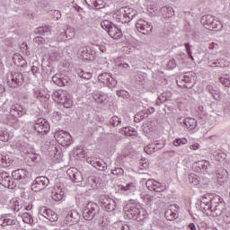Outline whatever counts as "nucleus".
Masks as SVG:
<instances>
[{
  "instance_id": "1",
  "label": "nucleus",
  "mask_w": 230,
  "mask_h": 230,
  "mask_svg": "<svg viewBox=\"0 0 230 230\" xmlns=\"http://www.w3.org/2000/svg\"><path fill=\"white\" fill-rule=\"evenodd\" d=\"M54 102L61 103L65 109H71L73 107V100H71V95L66 90L55 91L52 94Z\"/></svg>"
},
{
  "instance_id": "2",
  "label": "nucleus",
  "mask_w": 230,
  "mask_h": 230,
  "mask_svg": "<svg viewBox=\"0 0 230 230\" xmlns=\"http://www.w3.org/2000/svg\"><path fill=\"white\" fill-rule=\"evenodd\" d=\"M100 213V207L94 202H88L83 210L84 220H93Z\"/></svg>"
},
{
  "instance_id": "3",
  "label": "nucleus",
  "mask_w": 230,
  "mask_h": 230,
  "mask_svg": "<svg viewBox=\"0 0 230 230\" xmlns=\"http://www.w3.org/2000/svg\"><path fill=\"white\" fill-rule=\"evenodd\" d=\"M24 84V76L22 73L19 72H12L7 75V84L9 87L15 89L17 87H21Z\"/></svg>"
},
{
  "instance_id": "4",
  "label": "nucleus",
  "mask_w": 230,
  "mask_h": 230,
  "mask_svg": "<svg viewBox=\"0 0 230 230\" xmlns=\"http://www.w3.org/2000/svg\"><path fill=\"white\" fill-rule=\"evenodd\" d=\"M34 128L39 134H41V136H46V134L49 132L51 127L49 126V122H48L46 119L40 118L35 120Z\"/></svg>"
},
{
  "instance_id": "5",
  "label": "nucleus",
  "mask_w": 230,
  "mask_h": 230,
  "mask_svg": "<svg viewBox=\"0 0 230 230\" xmlns=\"http://www.w3.org/2000/svg\"><path fill=\"white\" fill-rule=\"evenodd\" d=\"M49 185V179L46 176H39L37 177L32 185L31 190L32 191H42V190H45Z\"/></svg>"
},
{
  "instance_id": "6",
  "label": "nucleus",
  "mask_w": 230,
  "mask_h": 230,
  "mask_svg": "<svg viewBox=\"0 0 230 230\" xmlns=\"http://www.w3.org/2000/svg\"><path fill=\"white\" fill-rule=\"evenodd\" d=\"M98 80L102 84H104V85H106V87H109L110 89H112V87H116V85H118V81L110 73L100 74L98 75Z\"/></svg>"
},
{
  "instance_id": "7",
  "label": "nucleus",
  "mask_w": 230,
  "mask_h": 230,
  "mask_svg": "<svg viewBox=\"0 0 230 230\" xmlns=\"http://www.w3.org/2000/svg\"><path fill=\"white\" fill-rule=\"evenodd\" d=\"M136 28L137 31L143 35H150V33H152V30H154V25L143 19H140L137 22Z\"/></svg>"
},
{
  "instance_id": "8",
  "label": "nucleus",
  "mask_w": 230,
  "mask_h": 230,
  "mask_svg": "<svg viewBox=\"0 0 230 230\" xmlns=\"http://www.w3.org/2000/svg\"><path fill=\"white\" fill-rule=\"evenodd\" d=\"M100 203L102 208L108 211L109 213L114 211L116 209V201L114 199L107 197V196H101L100 197Z\"/></svg>"
},
{
  "instance_id": "9",
  "label": "nucleus",
  "mask_w": 230,
  "mask_h": 230,
  "mask_svg": "<svg viewBox=\"0 0 230 230\" xmlns=\"http://www.w3.org/2000/svg\"><path fill=\"white\" fill-rule=\"evenodd\" d=\"M39 215L44 217V218H47L49 222H57V220H58V214L46 207L40 208Z\"/></svg>"
},
{
  "instance_id": "10",
  "label": "nucleus",
  "mask_w": 230,
  "mask_h": 230,
  "mask_svg": "<svg viewBox=\"0 0 230 230\" xmlns=\"http://www.w3.org/2000/svg\"><path fill=\"white\" fill-rule=\"evenodd\" d=\"M0 184L4 188H9V190H13V188H16L17 186L15 181H13L7 172L0 173Z\"/></svg>"
},
{
  "instance_id": "11",
  "label": "nucleus",
  "mask_w": 230,
  "mask_h": 230,
  "mask_svg": "<svg viewBox=\"0 0 230 230\" xmlns=\"http://www.w3.org/2000/svg\"><path fill=\"white\" fill-rule=\"evenodd\" d=\"M209 211H211L212 217H224L226 216V203L220 201L217 203L215 207L212 206Z\"/></svg>"
},
{
  "instance_id": "12",
  "label": "nucleus",
  "mask_w": 230,
  "mask_h": 230,
  "mask_svg": "<svg viewBox=\"0 0 230 230\" xmlns=\"http://www.w3.org/2000/svg\"><path fill=\"white\" fill-rule=\"evenodd\" d=\"M57 140L63 145V146H69L73 141V137H71V134L60 131L57 135Z\"/></svg>"
},
{
  "instance_id": "13",
  "label": "nucleus",
  "mask_w": 230,
  "mask_h": 230,
  "mask_svg": "<svg viewBox=\"0 0 230 230\" xmlns=\"http://www.w3.org/2000/svg\"><path fill=\"white\" fill-rule=\"evenodd\" d=\"M67 215L66 217V220L70 226L74 224H78L80 222V214L75 209H69L66 208Z\"/></svg>"
},
{
  "instance_id": "14",
  "label": "nucleus",
  "mask_w": 230,
  "mask_h": 230,
  "mask_svg": "<svg viewBox=\"0 0 230 230\" xmlns=\"http://www.w3.org/2000/svg\"><path fill=\"white\" fill-rule=\"evenodd\" d=\"M12 177L14 181H19L22 184H24L26 179H28V172L24 169H17L12 172Z\"/></svg>"
},
{
  "instance_id": "15",
  "label": "nucleus",
  "mask_w": 230,
  "mask_h": 230,
  "mask_svg": "<svg viewBox=\"0 0 230 230\" xmlns=\"http://www.w3.org/2000/svg\"><path fill=\"white\" fill-rule=\"evenodd\" d=\"M64 195H66V192L64 191V189H62V186L55 185L52 188L51 190L52 200H55L56 202H59V200H62L64 199Z\"/></svg>"
},
{
  "instance_id": "16",
  "label": "nucleus",
  "mask_w": 230,
  "mask_h": 230,
  "mask_svg": "<svg viewBox=\"0 0 230 230\" xmlns=\"http://www.w3.org/2000/svg\"><path fill=\"white\" fill-rule=\"evenodd\" d=\"M52 82L59 87H64L69 84V77L67 75H64L63 74H56L52 77Z\"/></svg>"
},
{
  "instance_id": "17",
  "label": "nucleus",
  "mask_w": 230,
  "mask_h": 230,
  "mask_svg": "<svg viewBox=\"0 0 230 230\" xmlns=\"http://www.w3.org/2000/svg\"><path fill=\"white\" fill-rule=\"evenodd\" d=\"M124 211L126 217L130 220H137V218H139V215H141V211L136 207L126 208Z\"/></svg>"
},
{
  "instance_id": "18",
  "label": "nucleus",
  "mask_w": 230,
  "mask_h": 230,
  "mask_svg": "<svg viewBox=\"0 0 230 230\" xmlns=\"http://www.w3.org/2000/svg\"><path fill=\"white\" fill-rule=\"evenodd\" d=\"M26 114V111L23 110L22 106L20 104H13L10 110V116L13 118H21V116H24Z\"/></svg>"
},
{
  "instance_id": "19",
  "label": "nucleus",
  "mask_w": 230,
  "mask_h": 230,
  "mask_svg": "<svg viewBox=\"0 0 230 230\" xmlns=\"http://www.w3.org/2000/svg\"><path fill=\"white\" fill-rule=\"evenodd\" d=\"M15 217H12V216L8 214H4L0 217V226H2V227H6V226H15Z\"/></svg>"
},
{
  "instance_id": "20",
  "label": "nucleus",
  "mask_w": 230,
  "mask_h": 230,
  "mask_svg": "<svg viewBox=\"0 0 230 230\" xmlns=\"http://www.w3.org/2000/svg\"><path fill=\"white\" fill-rule=\"evenodd\" d=\"M67 175L69 176L72 182H82V181H84L82 172H78L76 169H75L74 171L71 169H68Z\"/></svg>"
},
{
  "instance_id": "21",
  "label": "nucleus",
  "mask_w": 230,
  "mask_h": 230,
  "mask_svg": "<svg viewBox=\"0 0 230 230\" xmlns=\"http://www.w3.org/2000/svg\"><path fill=\"white\" fill-rule=\"evenodd\" d=\"M107 32L110 37H111V39L115 40L121 39V37L123 36V32H121V30L114 24L109 29Z\"/></svg>"
},
{
  "instance_id": "22",
  "label": "nucleus",
  "mask_w": 230,
  "mask_h": 230,
  "mask_svg": "<svg viewBox=\"0 0 230 230\" xmlns=\"http://www.w3.org/2000/svg\"><path fill=\"white\" fill-rule=\"evenodd\" d=\"M160 13L163 15L164 19H171L175 15V11H173L172 7L164 6L160 9Z\"/></svg>"
},
{
  "instance_id": "23",
  "label": "nucleus",
  "mask_w": 230,
  "mask_h": 230,
  "mask_svg": "<svg viewBox=\"0 0 230 230\" xmlns=\"http://www.w3.org/2000/svg\"><path fill=\"white\" fill-rule=\"evenodd\" d=\"M208 93L211 94L214 100H220V90L217 86H213L211 84L207 85L206 87Z\"/></svg>"
},
{
  "instance_id": "24",
  "label": "nucleus",
  "mask_w": 230,
  "mask_h": 230,
  "mask_svg": "<svg viewBox=\"0 0 230 230\" xmlns=\"http://www.w3.org/2000/svg\"><path fill=\"white\" fill-rule=\"evenodd\" d=\"M227 21H224L223 22L219 20H213V22L211 23V28H208V30L212 31H220V30H222V28H224V24H227Z\"/></svg>"
},
{
  "instance_id": "25",
  "label": "nucleus",
  "mask_w": 230,
  "mask_h": 230,
  "mask_svg": "<svg viewBox=\"0 0 230 230\" xmlns=\"http://www.w3.org/2000/svg\"><path fill=\"white\" fill-rule=\"evenodd\" d=\"M13 62L17 67H26V60L21 56V54H13Z\"/></svg>"
},
{
  "instance_id": "26",
  "label": "nucleus",
  "mask_w": 230,
  "mask_h": 230,
  "mask_svg": "<svg viewBox=\"0 0 230 230\" xmlns=\"http://www.w3.org/2000/svg\"><path fill=\"white\" fill-rule=\"evenodd\" d=\"M215 17L211 14L203 15L201 17V24L207 29L209 30L211 28V24L214 21Z\"/></svg>"
},
{
  "instance_id": "27",
  "label": "nucleus",
  "mask_w": 230,
  "mask_h": 230,
  "mask_svg": "<svg viewBox=\"0 0 230 230\" xmlns=\"http://www.w3.org/2000/svg\"><path fill=\"white\" fill-rule=\"evenodd\" d=\"M183 123L189 130H195V128H197V126L199 125L194 118L184 119Z\"/></svg>"
},
{
  "instance_id": "28",
  "label": "nucleus",
  "mask_w": 230,
  "mask_h": 230,
  "mask_svg": "<svg viewBox=\"0 0 230 230\" xmlns=\"http://www.w3.org/2000/svg\"><path fill=\"white\" fill-rule=\"evenodd\" d=\"M12 163H13V160L10 158V155L0 154V166L3 168H8Z\"/></svg>"
},
{
  "instance_id": "29",
  "label": "nucleus",
  "mask_w": 230,
  "mask_h": 230,
  "mask_svg": "<svg viewBox=\"0 0 230 230\" xmlns=\"http://www.w3.org/2000/svg\"><path fill=\"white\" fill-rule=\"evenodd\" d=\"M79 53H81V57L84 60H91V53H93V50L89 47H82L79 49Z\"/></svg>"
},
{
  "instance_id": "30",
  "label": "nucleus",
  "mask_w": 230,
  "mask_h": 230,
  "mask_svg": "<svg viewBox=\"0 0 230 230\" xmlns=\"http://www.w3.org/2000/svg\"><path fill=\"white\" fill-rule=\"evenodd\" d=\"M107 94L102 92H97L93 94V100L96 102V103H104L105 102H107Z\"/></svg>"
},
{
  "instance_id": "31",
  "label": "nucleus",
  "mask_w": 230,
  "mask_h": 230,
  "mask_svg": "<svg viewBox=\"0 0 230 230\" xmlns=\"http://www.w3.org/2000/svg\"><path fill=\"white\" fill-rule=\"evenodd\" d=\"M120 191H126V193H134V191H136V183L130 182L127 185H120Z\"/></svg>"
},
{
  "instance_id": "32",
  "label": "nucleus",
  "mask_w": 230,
  "mask_h": 230,
  "mask_svg": "<svg viewBox=\"0 0 230 230\" xmlns=\"http://www.w3.org/2000/svg\"><path fill=\"white\" fill-rule=\"evenodd\" d=\"M36 35H46L47 33H51V26L39 27L34 31Z\"/></svg>"
},
{
  "instance_id": "33",
  "label": "nucleus",
  "mask_w": 230,
  "mask_h": 230,
  "mask_svg": "<svg viewBox=\"0 0 230 230\" xmlns=\"http://www.w3.org/2000/svg\"><path fill=\"white\" fill-rule=\"evenodd\" d=\"M166 190V184L161 183L159 181H156L153 187V191H155L156 193H161V191H165Z\"/></svg>"
},
{
  "instance_id": "34",
  "label": "nucleus",
  "mask_w": 230,
  "mask_h": 230,
  "mask_svg": "<svg viewBox=\"0 0 230 230\" xmlns=\"http://www.w3.org/2000/svg\"><path fill=\"white\" fill-rule=\"evenodd\" d=\"M164 217L166 218V220L173 221L176 220V218H179V216L177 215V213L172 210H166L164 212Z\"/></svg>"
},
{
  "instance_id": "35",
  "label": "nucleus",
  "mask_w": 230,
  "mask_h": 230,
  "mask_svg": "<svg viewBox=\"0 0 230 230\" xmlns=\"http://www.w3.org/2000/svg\"><path fill=\"white\" fill-rule=\"evenodd\" d=\"M136 15H137V11L133 9H128V11H125L124 13V17H127L128 19V22H130V21H132V19H134Z\"/></svg>"
},
{
  "instance_id": "36",
  "label": "nucleus",
  "mask_w": 230,
  "mask_h": 230,
  "mask_svg": "<svg viewBox=\"0 0 230 230\" xmlns=\"http://www.w3.org/2000/svg\"><path fill=\"white\" fill-rule=\"evenodd\" d=\"M94 168L99 170V172H105V170H107V163L103 162L102 160H97V162H95Z\"/></svg>"
},
{
  "instance_id": "37",
  "label": "nucleus",
  "mask_w": 230,
  "mask_h": 230,
  "mask_svg": "<svg viewBox=\"0 0 230 230\" xmlns=\"http://www.w3.org/2000/svg\"><path fill=\"white\" fill-rule=\"evenodd\" d=\"M111 175H116V177H123L125 175V171L121 167H115L111 171Z\"/></svg>"
},
{
  "instance_id": "38",
  "label": "nucleus",
  "mask_w": 230,
  "mask_h": 230,
  "mask_svg": "<svg viewBox=\"0 0 230 230\" xmlns=\"http://www.w3.org/2000/svg\"><path fill=\"white\" fill-rule=\"evenodd\" d=\"M211 166V164H209V162L208 161H204L201 162V164H199V168H200V171L204 172H209V167Z\"/></svg>"
},
{
  "instance_id": "39",
  "label": "nucleus",
  "mask_w": 230,
  "mask_h": 230,
  "mask_svg": "<svg viewBox=\"0 0 230 230\" xmlns=\"http://www.w3.org/2000/svg\"><path fill=\"white\" fill-rule=\"evenodd\" d=\"M22 218L24 224H33V217L28 212L23 213Z\"/></svg>"
},
{
  "instance_id": "40",
  "label": "nucleus",
  "mask_w": 230,
  "mask_h": 230,
  "mask_svg": "<svg viewBox=\"0 0 230 230\" xmlns=\"http://www.w3.org/2000/svg\"><path fill=\"white\" fill-rule=\"evenodd\" d=\"M110 123L112 127H118L121 124V119L118 116H113L110 119Z\"/></svg>"
},
{
  "instance_id": "41",
  "label": "nucleus",
  "mask_w": 230,
  "mask_h": 230,
  "mask_svg": "<svg viewBox=\"0 0 230 230\" xmlns=\"http://www.w3.org/2000/svg\"><path fill=\"white\" fill-rule=\"evenodd\" d=\"M113 24L114 23L111 22L109 20H104L101 22V26L102 30H105V31H108L109 30H111V27H112Z\"/></svg>"
},
{
  "instance_id": "42",
  "label": "nucleus",
  "mask_w": 230,
  "mask_h": 230,
  "mask_svg": "<svg viewBox=\"0 0 230 230\" xmlns=\"http://www.w3.org/2000/svg\"><path fill=\"white\" fill-rule=\"evenodd\" d=\"M211 202H213V200L209 199L208 201V198L203 197L201 199V208H203V206H207V209H212L213 205L211 204Z\"/></svg>"
},
{
  "instance_id": "43",
  "label": "nucleus",
  "mask_w": 230,
  "mask_h": 230,
  "mask_svg": "<svg viewBox=\"0 0 230 230\" xmlns=\"http://www.w3.org/2000/svg\"><path fill=\"white\" fill-rule=\"evenodd\" d=\"M78 76H80V78H84V80H91V78H93V74L81 70L78 72Z\"/></svg>"
},
{
  "instance_id": "44",
  "label": "nucleus",
  "mask_w": 230,
  "mask_h": 230,
  "mask_svg": "<svg viewBox=\"0 0 230 230\" xmlns=\"http://www.w3.org/2000/svg\"><path fill=\"white\" fill-rule=\"evenodd\" d=\"M155 146H154V145L149 144L148 146L144 147V151L146 152V154H148L149 155H152V154L155 153Z\"/></svg>"
},
{
  "instance_id": "45",
  "label": "nucleus",
  "mask_w": 230,
  "mask_h": 230,
  "mask_svg": "<svg viewBox=\"0 0 230 230\" xmlns=\"http://www.w3.org/2000/svg\"><path fill=\"white\" fill-rule=\"evenodd\" d=\"M117 96L124 98V100H128L130 98V94L125 90L117 91Z\"/></svg>"
},
{
  "instance_id": "46",
  "label": "nucleus",
  "mask_w": 230,
  "mask_h": 230,
  "mask_svg": "<svg viewBox=\"0 0 230 230\" xmlns=\"http://www.w3.org/2000/svg\"><path fill=\"white\" fill-rule=\"evenodd\" d=\"M86 186L88 188H96V180L93 177H88L86 180Z\"/></svg>"
},
{
  "instance_id": "47",
  "label": "nucleus",
  "mask_w": 230,
  "mask_h": 230,
  "mask_svg": "<svg viewBox=\"0 0 230 230\" xmlns=\"http://www.w3.org/2000/svg\"><path fill=\"white\" fill-rule=\"evenodd\" d=\"M9 137H10V135L8 134V131L0 130V141L6 142L8 141Z\"/></svg>"
},
{
  "instance_id": "48",
  "label": "nucleus",
  "mask_w": 230,
  "mask_h": 230,
  "mask_svg": "<svg viewBox=\"0 0 230 230\" xmlns=\"http://www.w3.org/2000/svg\"><path fill=\"white\" fill-rule=\"evenodd\" d=\"M188 143V140L186 138H176L173 141L174 146H181V145H186Z\"/></svg>"
},
{
  "instance_id": "49",
  "label": "nucleus",
  "mask_w": 230,
  "mask_h": 230,
  "mask_svg": "<svg viewBox=\"0 0 230 230\" xmlns=\"http://www.w3.org/2000/svg\"><path fill=\"white\" fill-rule=\"evenodd\" d=\"M156 182H157V181H155L154 179H149L146 181V186L149 190H154V185L156 184Z\"/></svg>"
},
{
  "instance_id": "50",
  "label": "nucleus",
  "mask_w": 230,
  "mask_h": 230,
  "mask_svg": "<svg viewBox=\"0 0 230 230\" xmlns=\"http://www.w3.org/2000/svg\"><path fill=\"white\" fill-rule=\"evenodd\" d=\"M220 84L224 85L225 87H230V79L226 77H220L219 78Z\"/></svg>"
},
{
  "instance_id": "51",
  "label": "nucleus",
  "mask_w": 230,
  "mask_h": 230,
  "mask_svg": "<svg viewBox=\"0 0 230 230\" xmlns=\"http://www.w3.org/2000/svg\"><path fill=\"white\" fill-rule=\"evenodd\" d=\"M99 226H101V227H105V226H109V221L107 220L106 217H102L99 219Z\"/></svg>"
},
{
  "instance_id": "52",
  "label": "nucleus",
  "mask_w": 230,
  "mask_h": 230,
  "mask_svg": "<svg viewBox=\"0 0 230 230\" xmlns=\"http://www.w3.org/2000/svg\"><path fill=\"white\" fill-rule=\"evenodd\" d=\"M167 67L169 69H175V67H177V63H175L174 58L169 59V61L167 62Z\"/></svg>"
},
{
  "instance_id": "53",
  "label": "nucleus",
  "mask_w": 230,
  "mask_h": 230,
  "mask_svg": "<svg viewBox=\"0 0 230 230\" xmlns=\"http://www.w3.org/2000/svg\"><path fill=\"white\" fill-rule=\"evenodd\" d=\"M147 168H148V163L146 162V159H141V162L139 163V169L146 170Z\"/></svg>"
},
{
  "instance_id": "54",
  "label": "nucleus",
  "mask_w": 230,
  "mask_h": 230,
  "mask_svg": "<svg viewBox=\"0 0 230 230\" xmlns=\"http://www.w3.org/2000/svg\"><path fill=\"white\" fill-rule=\"evenodd\" d=\"M33 42H35L36 44H44L46 42V40L40 36H38L33 39Z\"/></svg>"
},
{
  "instance_id": "55",
  "label": "nucleus",
  "mask_w": 230,
  "mask_h": 230,
  "mask_svg": "<svg viewBox=\"0 0 230 230\" xmlns=\"http://www.w3.org/2000/svg\"><path fill=\"white\" fill-rule=\"evenodd\" d=\"M214 155H217V159H226V154L222 151H216Z\"/></svg>"
},
{
  "instance_id": "56",
  "label": "nucleus",
  "mask_w": 230,
  "mask_h": 230,
  "mask_svg": "<svg viewBox=\"0 0 230 230\" xmlns=\"http://www.w3.org/2000/svg\"><path fill=\"white\" fill-rule=\"evenodd\" d=\"M52 15H53V17H55V19H57V21H58V19H60V17H62V13L58 10H54L52 13Z\"/></svg>"
},
{
  "instance_id": "57",
  "label": "nucleus",
  "mask_w": 230,
  "mask_h": 230,
  "mask_svg": "<svg viewBox=\"0 0 230 230\" xmlns=\"http://www.w3.org/2000/svg\"><path fill=\"white\" fill-rule=\"evenodd\" d=\"M34 96H35V98H42V96H44V94L42 93H40V90L34 89Z\"/></svg>"
},
{
  "instance_id": "58",
  "label": "nucleus",
  "mask_w": 230,
  "mask_h": 230,
  "mask_svg": "<svg viewBox=\"0 0 230 230\" xmlns=\"http://www.w3.org/2000/svg\"><path fill=\"white\" fill-rule=\"evenodd\" d=\"M93 6L96 10H102V8H104L105 5L103 4H99L98 2H94Z\"/></svg>"
},
{
  "instance_id": "59",
  "label": "nucleus",
  "mask_w": 230,
  "mask_h": 230,
  "mask_svg": "<svg viewBox=\"0 0 230 230\" xmlns=\"http://www.w3.org/2000/svg\"><path fill=\"white\" fill-rule=\"evenodd\" d=\"M32 75H34V76H37V75H39V67L33 66H31V69Z\"/></svg>"
},
{
  "instance_id": "60",
  "label": "nucleus",
  "mask_w": 230,
  "mask_h": 230,
  "mask_svg": "<svg viewBox=\"0 0 230 230\" xmlns=\"http://www.w3.org/2000/svg\"><path fill=\"white\" fill-rule=\"evenodd\" d=\"M210 66L211 67H213L214 66H216V67H222V63H220V60H216Z\"/></svg>"
},
{
  "instance_id": "61",
  "label": "nucleus",
  "mask_w": 230,
  "mask_h": 230,
  "mask_svg": "<svg viewBox=\"0 0 230 230\" xmlns=\"http://www.w3.org/2000/svg\"><path fill=\"white\" fill-rule=\"evenodd\" d=\"M86 161H87L88 164H92V166H93V168H94V166L96 165V162L98 160H93V158H88Z\"/></svg>"
},
{
  "instance_id": "62",
  "label": "nucleus",
  "mask_w": 230,
  "mask_h": 230,
  "mask_svg": "<svg viewBox=\"0 0 230 230\" xmlns=\"http://www.w3.org/2000/svg\"><path fill=\"white\" fill-rule=\"evenodd\" d=\"M186 52L188 55H191V46H190V43H185Z\"/></svg>"
},
{
  "instance_id": "63",
  "label": "nucleus",
  "mask_w": 230,
  "mask_h": 230,
  "mask_svg": "<svg viewBox=\"0 0 230 230\" xmlns=\"http://www.w3.org/2000/svg\"><path fill=\"white\" fill-rule=\"evenodd\" d=\"M217 181H218L219 182H224V174L218 172V173L217 174Z\"/></svg>"
},
{
  "instance_id": "64",
  "label": "nucleus",
  "mask_w": 230,
  "mask_h": 230,
  "mask_svg": "<svg viewBox=\"0 0 230 230\" xmlns=\"http://www.w3.org/2000/svg\"><path fill=\"white\" fill-rule=\"evenodd\" d=\"M137 116H138L140 119H145L146 118H148V113H139Z\"/></svg>"
}]
</instances>
